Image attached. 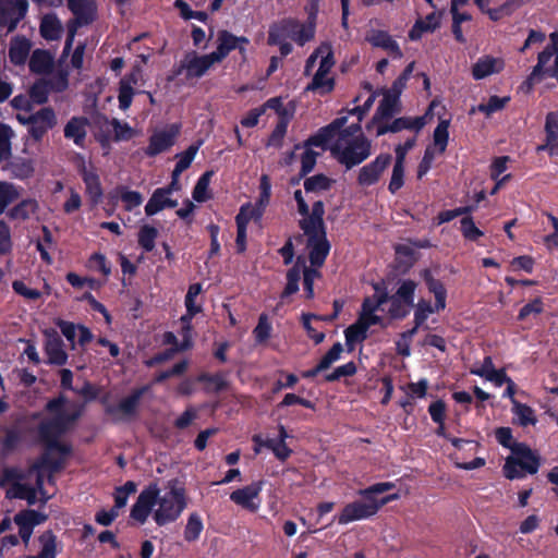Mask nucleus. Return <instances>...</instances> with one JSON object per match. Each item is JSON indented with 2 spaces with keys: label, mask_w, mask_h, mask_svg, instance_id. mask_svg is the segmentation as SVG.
Masks as SVG:
<instances>
[{
  "label": "nucleus",
  "mask_w": 558,
  "mask_h": 558,
  "mask_svg": "<svg viewBox=\"0 0 558 558\" xmlns=\"http://www.w3.org/2000/svg\"><path fill=\"white\" fill-rule=\"evenodd\" d=\"M9 169L17 179H26L34 173V163L28 158H15L9 165Z\"/></svg>",
  "instance_id": "nucleus-51"
},
{
  "label": "nucleus",
  "mask_w": 558,
  "mask_h": 558,
  "mask_svg": "<svg viewBox=\"0 0 558 558\" xmlns=\"http://www.w3.org/2000/svg\"><path fill=\"white\" fill-rule=\"evenodd\" d=\"M264 113L267 110H272L279 119H292L295 112V106L292 101L283 102L281 97H275L267 100L262 107Z\"/></svg>",
  "instance_id": "nucleus-38"
},
{
  "label": "nucleus",
  "mask_w": 558,
  "mask_h": 558,
  "mask_svg": "<svg viewBox=\"0 0 558 558\" xmlns=\"http://www.w3.org/2000/svg\"><path fill=\"white\" fill-rule=\"evenodd\" d=\"M349 116L337 118L329 125L320 129L315 135L310 137L302 146L295 147V156L301 160L302 172L307 173L313 170L317 157L328 149V143L332 140V132L344 124Z\"/></svg>",
  "instance_id": "nucleus-9"
},
{
  "label": "nucleus",
  "mask_w": 558,
  "mask_h": 558,
  "mask_svg": "<svg viewBox=\"0 0 558 558\" xmlns=\"http://www.w3.org/2000/svg\"><path fill=\"white\" fill-rule=\"evenodd\" d=\"M157 229L150 226H143L138 233V243L147 252L155 247V240L157 238Z\"/></svg>",
  "instance_id": "nucleus-58"
},
{
  "label": "nucleus",
  "mask_w": 558,
  "mask_h": 558,
  "mask_svg": "<svg viewBox=\"0 0 558 558\" xmlns=\"http://www.w3.org/2000/svg\"><path fill=\"white\" fill-rule=\"evenodd\" d=\"M294 198L298 202L299 213L303 216L300 226L306 236L311 263L313 266H320L330 248L323 222L324 205L319 201L315 202L311 214H308L307 205L300 190L294 192Z\"/></svg>",
  "instance_id": "nucleus-4"
},
{
  "label": "nucleus",
  "mask_w": 558,
  "mask_h": 558,
  "mask_svg": "<svg viewBox=\"0 0 558 558\" xmlns=\"http://www.w3.org/2000/svg\"><path fill=\"white\" fill-rule=\"evenodd\" d=\"M213 173L210 171L205 172L197 181L193 190V198L196 202H206L210 198L211 194L209 191V184Z\"/></svg>",
  "instance_id": "nucleus-54"
},
{
  "label": "nucleus",
  "mask_w": 558,
  "mask_h": 558,
  "mask_svg": "<svg viewBox=\"0 0 558 558\" xmlns=\"http://www.w3.org/2000/svg\"><path fill=\"white\" fill-rule=\"evenodd\" d=\"M216 63L219 62L213 53H190L185 56L181 66L185 71L187 77H201Z\"/></svg>",
  "instance_id": "nucleus-22"
},
{
  "label": "nucleus",
  "mask_w": 558,
  "mask_h": 558,
  "mask_svg": "<svg viewBox=\"0 0 558 558\" xmlns=\"http://www.w3.org/2000/svg\"><path fill=\"white\" fill-rule=\"evenodd\" d=\"M69 8L81 23H87L94 14L92 0H69Z\"/></svg>",
  "instance_id": "nucleus-47"
},
{
  "label": "nucleus",
  "mask_w": 558,
  "mask_h": 558,
  "mask_svg": "<svg viewBox=\"0 0 558 558\" xmlns=\"http://www.w3.org/2000/svg\"><path fill=\"white\" fill-rule=\"evenodd\" d=\"M393 486L392 483L386 482L361 490L359 494L362 499L345 505L337 515L338 523L345 525L375 515L383 506L399 498L398 494L379 497L381 494L393 488Z\"/></svg>",
  "instance_id": "nucleus-6"
},
{
  "label": "nucleus",
  "mask_w": 558,
  "mask_h": 558,
  "mask_svg": "<svg viewBox=\"0 0 558 558\" xmlns=\"http://www.w3.org/2000/svg\"><path fill=\"white\" fill-rule=\"evenodd\" d=\"M506 62L501 57L483 54L471 66V74L475 81H482L497 75L504 71Z\"/></svg>",
  "instance_id": "nucleus-19"
},
{
  "label": "nucleus",
  "mask_w": 558,
  "mask_h": 558,
  "mask_svg": "<svg viewBox=\"0 0 558 558\" xmlns=\"http://www.w3.org/2000/svg\"><path fill=\"white\" fill-rule=\"evenodd\" d=\"M247 44L246 37H238L227 31H220L217 35V49L211 53L218 62H221L234 49H239L240 53L245 57Z\"/></svg>",
  "instance_id": "nucleus-21"
},
{
  "label": "nucleus",
  "mask_w": 558,
  "mask_h": 558,
  "mask_svg": "<svg viewBox=\"0 0 558 558\" xmlns=\"http://www.w3.org/2000/svg\"><path fill=\"white\" fill-rule=\"evenodd\" d=\"M113 196L119 197L123 203L124 209L132 211L143 203V196L140 192L131 191L124 186L114 190Z\"/></svg>",
  "instance_id": "nucleus-45"
},
{
  "label": "nucleus",
  "mask_w": 558,
  "mask_h": 558,
  "mask_svg": "<svg viewBox=\"0 0 558 558\" xmlns=\"http://www.w3.org/2000/svg\"><path fill=\"white\" fill-rule=\"evenodd\" d=\"M87 132V120L85 118H72L64 128V136L82 146Z\"/></svg>",
  "instance_id": "nucleus-35"
},
{
  "label": "nucleus",
  "mask_w": 558,
  "mask_h": 558,
  "mask_svg": "<svg viewBox=\"0 0 558 558\" xmlns=\"http://www.w3.org/2000/svg\"><path fill=\"white\" fill-rule=\"evenodd\" d=\"M61 331L63 336L72 343L75 344L78 342L80 344H84L92 339L90 331L84 326H75L71 323H61L60 324Z\"/></svg>",
  "instance_id": "nucleus-37"
},
{
  "label": "nucleus",
  "mask_w": 558,
  "mask_h": 558,
  "mask_svg": "<svg viewBox=\"0 0 558 558\" xmlns=\"http://www.w3.org/2000/svg\"><path fill=\"white\" fill-rule=\"evenodd\" d=\"M179 133L180 126L178 124H170L162 129L156 130L150 136L146 154L149 156H156L162 151H166L171 146H173Z\"/></svg>",
  "instance_id": "nucleus-17"
},
{
  "label": "nucleus",
  "mask_w": 558,
  "mask_h": 558,
  "mask_svg": "<svg viewBox=\"0 0 558 558\" xmlns=\"http://www.w3.org/2000/svg\"><path fill=\"white\" fill-rule=\"evenodd\" d=\"M335 64L333 54L330 45H320L315 52L308 58L305 65V73L308 74L317 66L312 83L307 86L308 90H313L319 95H326L333 89L335 81L330 75V71Z\"/></svg>",
  "instance_id": "nucleus-8"
},
{
  "label": "nucleus",
  "mask_w": 558,
  "mask_h": 558,
  "mask_svg": "<svg viewBox=\"0 0 558 558\" xmlns=\"http://www.w3.org/2000/svg\"><path fill=\"white\" fill-rule=\"evenodd\" d=\"M20 195L19 190L11 183L0 182V214L7 206L15 201Z\"/></svg>",
  "instance_id": "nucleus-56"
},
{
  "label": "nucleus",
  "mask_w": 558,
  "mask_h": 558,
  "mask_svg": "<svg viewBox=\"0 0 558 558\" xmlns=\"http://www.w3.org/2000/svg\"><path fill=\"white\" fill-rule=\"evenodd\" d=\"M314 36V25L312 22L301 24L296 21L287 20L270 27L268 41L271 45L279 46L280 52L287 56L291 52L290 41L304 45Z\"/></svg>",
  "instance_id": "nucleus-10"
},
{
  "label": "nucleus",
  "mask_w": 558,
  "mask_h": 558,
  "mask_svg": "<svg viewBox=\"0 0 558 558\" xmlns=\"http://www.w3.org/2000/svg\"><path fill=\"white\" fill-rule=\"evenodd\" d=\"M187 507L184 486L177 480L169 481L163 487L150 484L137 496L131 508L130 517L144 524L150 517L159 526L175 522Z\"/></svg>",
  "instance_id": "nucleus-1"
},
{
  "label": "nucleus",
  "mask_w": 558,
  "mask_h": 558,
  "mask_svg": "<svg viewBox=\"0 0 558 558\" xmlns=\"http://www.w3.org/2000/svg\"><path fill=\"white\" fill-rule=\"evenodd\" d=\"M404 162L405 161L403 160L402 153H399V156H398V158H396V161H395V165L392 168L391 179H390L389 186H388V189L391 193H396L398 190H400L403 186Z\"/></svg>",
  "instance_id": "nucleus-52"
},
{
  "label": "nucleus",
  "mask_w": 558,
  "mask_h": 558,
  "mask_svg": "<svg viewBox=\"0 0 558 558\" xmlns=\"http://www.w3.org/2000/svg\"><path fill=\"white\" fill-rule=\"evenodd\" d=\"M421 277L423 278L428 291L432 294H434L435 303L432 304L429 301L424 299L417 302L414 312V320L416 327L424 324L429 315L445 310L447 299V291L445 286L438 279L435 278L430 269H424L421 272Z\"/></svg>",
  "instance_id": "nucleus-11"
},
{
  "label": "nucleus",
  "mask_w": 558,
  "mask_h": 558,
  "mask_svg": "<svg viewBox=\"0 0 558 558\" xmlns=\"http://www.w3.org/2000/svg\"><path fill=\"white\" fill-rule=\"evenodd\" d=\"M81 413L80 404L62 397L47 404L39 435L49 451L57 450L63 456L70 451L68 445L60 442L58 438L72 426Z\"/></svg>",
  "instance_id": "nucleus-3"
},
{
  "label": "nucleus",
  "mask_w": 558,
  "mask_h": 558,
  "mask_svg": "<svg viewBox=\"0 0 558 558\" xmlns=\"http://www.w3.org/2000/svg\"><path fill=\"white\" fill-rule=\"evenodd\" d=\"M289 437L287 430L281 425L279 426V436L278 439H270L267 440V448L270 449L274 454L281 461L287 460L290 454L291 450L286 445V439Z\"/></svg>",
  "instance_id": "nucleus-43"
},
{
  "label": "nucleus",
  "mask_w": 558,
  "mask_h": 558,
  "mask_svg": "<svg viewBox=\"0 0 558 558\" xmlns=\"http://www.w3.org/2000/svg\"><path fill=\"white\" fill-rule=\"evenodd\" d=\"M38 205L35 199H25L11 210V217L15 219H27L37 209Z\"/></svg>",
  "instance_id": "nucleus-57"
},
{
  "label": "nucleus",
  "mask_w": 558,
  "mask_h": 558,
  "mask_svg": "<svg viewBox=\"0 0 558 558\" xmlns=\"http://www.w3.org/2000/svg\"><path fill=\"white\" fill-rule=\"evenodd\" d=\"M250 207H241L239 215L236 216L238 223V235H236V247L239 252L245 250L246 244V226L251 220H254V216L248 214Z\"/></svg>",
  "instance_id": "nucleus-46"
},
{
  "label": "nucleus",
  "mask_w": 558,
  "mask_h": 558,
  "mask_svg": "<svg viewBox=\"0 0 558 558\" xmlns=\"http://www.w3.org/2000/svg\"><path fill=\"white\" fill-rule=\"evenodd\" d=\"M204 530V523L202 517L193 512L189 515L187 522L184 529V538L187 542H195L199 538Z\"/></svg>",
  "instance_id": "nucleus-49"
},
{
  "label": "nucleus",
  "mask_w": 558,
  "mask_h": 558,
  "mask_svg": "<svg viewBox=\"0 0 558 558\" xmlns=\"http://www.w3.org/2000/svg\"><path fill=\"white\" fill-rule=\"evenodd\" d=\"M111 125L114 132V137L118 141H128L136 135V131L125 122L112 120Z\"/></svg>",
  "instance_id": "nucleus-60"
},
{
  "label": "nucleus",
  "mask_w": 558,
  "mask_h": 558,
  "mask_svg": "<svg viewBox=\"0 0 558 558\" xmlns=\"http://www.w3.org/2000/svg\"><path fill=\"white\" fill-rule=\"evenodd\" d=\"M62 24L59 19L53 14H47L40 22V35L46 40H56L61 37Z\"/></svg>",
  "instance_id": "nucleus-39"
},
{
  "label": "nucleus",
  "mask_w": 558,
  "mask_h": 558,
  "mask_svg": "<svg viewBox=\"0 0 558 558\" xmlns=\"http://www.w3.org/2000/svg\"><path fill=\"white\" fill-rule=\"evenodd\" d=\"M391 161L388 154L378 155L372 162L362 167L359 171L357 182L362 186H371L376 184L381 178Z\"/></svg>",
  "instance_id": "nucleus-20"
},
{
  "label": "nucleus",
  "mask_w": 558,
  "mask_h": 558,
  "mask_svg": "<svg viewBox=\"0 0 558 558\" xmlns=\"http://www.w3.org/2000/svg\"><path fill=\"white\" fill-rule=\"evenodd\" d=\"M270 193H271V183L269 180V177L267 174H263L260 177V183H259V195L254 205L246 204L242 207H250L248 214L251 216H254V220H259L263 216L266 207L269 204L270 201Z\"/></svg>",
  "instance_id": "nucleus-29"
},
{
  "label": "nucleus",
  "mask_w": 558,
  "mask_h": 558,
  "mask_svg": "<svg viewBox=\"0 0 558 558\" xmlns=\"http://www.w3.org/2000/svg\"><path fill=\"white\" fill-rule=\"evenodd\" d=\"M46 352L51 363L61 365L66 361V354L57 335H49L46 342Z\"/></svg>",
  "instance_id": "nucleus-44"
},
{
  "label": "nucleus",
  "mask_w": 558,
  "mask_h": 558,
  "mask_svg": "<svg viewBox=\"0 0 558 558\" xmlns=\"http://www.w3.org/2000/svg\"><path fill=\"white\" fill-rule=\"evenodd\" d=\"M441 14L433 12L425 19H418L409 33L411 40H418L424 34L433 33L440 24Z\"/></svg>",
  "instance_id": "nucleus-33"
},
{
  "label": "nucleus",
  "mask_w": 558,
  "mask_h": 558,
  "mask_svg": "<svg viewBox=\"0 0 558 558\" xmlns=\"http://www.w3.org/2000/svg\"><path fill=\"white\" fill-rule=\"evenodd\" d=\"M374 290L373 296L364 300L356 323L345 330V342L349 350H353L356 344L361 343L366 338L369 327L383 324V318L377 315V312L380 310L381 305L386 303L387 291L379 284H376Z\"/></svg>",
  "instance_id": "nucleus-7"
},
{
  "label": "nucleus",
  "mask_w": 558,
  "mask_h": 558,
  "mask_svg": "<svg viewBox=\"0 0 558 558\" xmlns=\"http://www.w3.org/2000/svg\"><path fill=\"white\" fill-rule=\"evenodd\" d=\"M45 519V515L34 510L23 511L15 515L14 521L19 526V534L25 543H28L34 527L43 523Z\"/></svg>",
  "instance_id": "nucleus-27"
},
{
  "label": "nucleus",
  "mask_w": 558,
  "mask_h": 558,
  "mask_svg": "<svg viewBox=\"0 0 558 558\" xmlns=\"http://www.w3.org/2000/svg\"><path fill=\"white\" fill-rule=\"evenodd\" d=\"M428 383L426 379H422L418 383H411L407 386L401 387L409 398H424L427 391Z\"/></svg>",
  "instance_id": "nucleus-61"
},
{
  "label": "nucleus",
  "mask_w": 558,
  "mask_h": 558,
  "mask_svg": "<svg viewBox=\"0 0 558 558\" xmlns=\"http://www.w3.org/2000/svg\"><path fill=\"white\" fill-rule=\"evenodd\" d=\"M58 469L57 464H51L48 457H43L28 472L27 476H36V488L26 482V476L16 468H10L4 471L3 483L8 485L7 495L10 498L25 499L34 504L40 494V499H48L49 495L44 490V476Z\"/></svg>",
  "instance_id": "nucleus-5"
},
{
  "label": "nucleus",
  "mask_w": 558,
  "mask_h": 558,
  "mask_svg": "<svg viewBox=\"0 0 558 558\" xmlns=\"http://www.w3.org/2000/svg\"><path fill=\"white\" fill-rule=\"evenodd\" d=\"M141 78V69L135 68L128 76L121 80L118 95L120 109L126 110L131 106L134 96V87L138 85Z\"/></svg>",
  "instance_id": "nucleus-26"
},
{
  "label": "nucleus",
  "mask_w": 558,
  "mask_h": 558,
  "mask_svg": "<svg viewBox=\"0 0 558 558\" xmlns=\"http://www.w3.org/2000/svg\"><path fill=\"white\" fill-rule=\"evenodd\" d=\"M538 470V460L530 448L522 444L513 446L512 453L506 460L504 474L509 480L523 477L525 473L534 474Z\"/></svg>",
  "instance_id": "nucleus-12"
},
{
  "label": "nucleus",
  "mask_w": 558,
  "mask_h": 558,
  "mask_svg": "<svg viewBox=\"0 0 558 558\" xmlns=\"http://www.w3.org/2000/svg\"><path fill=\"white\" fill-rule=\"evenodd\" d=\"M302 271L304 275V280L311 278V282H313L318 275L317 270L306 268L304 260H301L299 258L295 266L292 269H290L287 275L288 283L284 289L283 295L293 294L299 290V280Z\"/></svg>",
  "instance_id": "nucleus-30"
},
{
  "label": "nucleus",
  "mask_w": 558,
  "mask_h": 558,
  "mask_svg": "<svg viewBox=\"0 0 558 558\" xmlns=\"http://www.w3.org/2000/svg\"><path fill=\"white\" fill-rule=\"evenodd\" d=\"M375 96L371 94L363 107H355L350 110L349 116H356V122L345 126L348 121L332 132V140L328 143V149L331 155L347 168H352L365 159L371 154V142L364 136L361 130L360 121L369 110Z\"/></svg>",
  "instance_id": "nucleus-2"
},
{
  "label": "nucleus",
  "mask_w": 558,
  "mask_h": 558,
  "mask_svg": "<svg viewBox=\"0 0 558 558\" xmlns=\"http://www.w3.org/2000/svg\"><path fill=\"white\" fill-rule=\"evenodd\" d=\"M177 201L170 198V189H157L145 206L147 216H154L166 207H175Z\"/></svg>",
  "instance_id": "nucleus-31"
},
{
  "label": "nucleus",
  "mask_w": 558,
  "mask_h": 558,
  "mask_svg": "<svg viewBox=\"0 0 558 558\" xmlns=\"http://www.w3.org/2000/svg\"><path fill=\"white\" fill-rule=\"evenodd\" d=\"M331 180L323 174L314 175L308 178L304 182V187L306 192H318L325 191L330 187Z\"/></svg>",
  "instance_id": "nucleus-59"
},
{
  "label": "nucleus",
  "mask_w": 558,
  "mask_h": 558,
  "mask_svg": "<svg viewBox=\"0 0 558 558\" xmlns=\"http://www.w3.org/2000/svg\"><path fill=\"white\" fill-rule=\"evenodd\" d=\"M14 135L11 126L0 123V162L7 161L11 157V141Z\"/></svg>",
  "instance_id": "nucleus-50"
},
{
  "label": "nucleus",
  "mask_w": 558,
  "mask_h": 558,
  "mask_svg": "<svg viewBox=\"0 0 558 558\" xmlns=\"http://www.w3.org/2000/svg\"><path fill=\"white\" fill-rule=\"evenodd\" d=\"M399 98H397L396 94L385 92L383 95V99L377 108L376 114L373 118L372 123L367 126L371 129L372 126H378L381 124V121L390 118L398 109Z\"/></svg>",
  "instance_id": "nucleus-32"
},
{
  "label": "nucleus",
  "mask_w": 558,
  "mask_h": 558,
  "mask_svg": "<svg viewBox=\"0 0 558 558\" xmlns=\"http://www.w3.org/2000/svg\"><path fill=\"white\" fill-rule=\"evenodd\" d=\"M263 487V481L252 482L246 486L233 490L230 494V500L241 509L255 513L262 506L260 493Z\"/></svg>",
  "instance_id": "nucleus-14"
},
{
  "label": "nucleus",
  "mask_w": 558,
  "mask_h": 558,
  "mask_svg": "<svg viewBox=\"0 0 558 558\" xmlns=\"http://www.w3.org/2000/svg\"><path fill=\"white\" fill-rule=\"evenodd\" d=\"M186 314L181 317V336L182 341L178 345L177 338L173 333L168 332L165 335V341L169 344H173L175 350H185L192 344V336H191V318L201 311V307L195 303V300L185 299Z\"/></svg>",
  "instance_id": "nucleus-18"
},
{
  "label": "nucleus",
  "mask_w": 558,
  "mask_h": 558,
  "mask_svg": "<svg viewBox=\"0 0 558 558\" xmlns=\"http://www.w3.org/2000/svg\"><path fill=\"white\" fill-rule=\"evenodd\" d=\"M438 107H440L439 101L433 100L429 105V108L425 116L422 117H402L399 119H396L390 124H379L376 129V135L380 136L384 135L387 132H400L403 130H410L413 132H418L423 129V126L427 123L428 117L432 114L434 110H436Z\"/></svg>",
  "instance_id": "nucleus-15"
},
{
  "label": "nucleus",
  "mask_w": 558,
  "mask_h": 558,
  "mask_svg": "<svg viewBox=\"0 0 558 558\" xmlns=\"http://www.w3.org/2000/svg\"><path fill=\"white\" fill-rule=\"evenodd\" d=\"M52 57L45 50H35L29 59V69L34 73L45 74L52 69Z\"/></svg>",
  "instance_id": "nucleus-42"
},
{
  "label": "nucleus",
  "mask_w": 558,
  "mask_h": 558,
  "mask_svg": "<svg viewBox=\"0 0 558 558\" xmlns=\"http://www.w3.org/2000/svg\"><path fill=\"white\" fill-rule=\"evenodd\" d=\"M56 124V112L51 108H43L32 114V125L28 128V133L34 140L39 141Z\"/></svg>",
  "instance_id": "nucleus-23"
},
{
  "label": "nucleus",
  "mask_w": 558,
  "mask_h": 558,
  "mask_svg": "<svg viewBox=\"0 0 558 558\" xmlns=\"http://www.w3.org/2000/svg\"><path fill=\"white\" fill-rule=\"evenodd\" d=\"M416 283L412 280H402L398 289L387 301L390 302L389 314L393 318L404 317L413 305Z\"/></svg>",
  "instance_id": "nucleus-13"
},
{
  "label": "nucleus",
  "mask_w": 558,
  "mask_h": 558,
  "mask_svg": "<svg viewBox=\"0 0 558 558\" xmlns=\"http://www.w3.org/2000/svg\"><path fill=\"white\" fill-rule=\"evenodd\" d=\"M271 332V324L269 323L266 315L259 317L258 324L254 329L255 338L258 342L266 341Z\"/></svg>",
  "instance_id": "nucleus-64"
},
{
  "label": "nucleus",
  "mask_w": 558,
  "mask_h": 558,
  "mask_svg": "<svg viewBox=\"0 0 558 558\" xmlns=\"http://www.w3.org/2000/svg\"><path fill=\"white\" fill-rule=\"evenodd\" d=\"M509 97H498L492 96L486 104H481L477 107H473L471 109V113H475L476 111L483 112L486 116H490L494 112H497L505 108V106L509 102Z\"/></svg>",
  "instance_id": "nucleus-53"
},
{
  "label": "nucleus",
  "mask_w": 558,
  "mask_h": 558,
  "mask_svg": "<svg viewBox=\"0 0 558 558\" xmlns=\"http://www.w3.org/2000/svg\"><path fill=\"white\" fill-rule=\"evenodd\" d=\"M199 148V144L191 145L186 150L177 155L178 162L173 171H175V175H180L184 170H186L192 161L194 160Z\"/></svg>",
  "instance_id": "nucleus-55"
},
{
  "label": "nucleus",
  "mask_w": 558,
  "mask_h": 558,
  "mask_svg": "<svg viewBox=\"0 0 558 558\" xmlns=\"http://www.w3.org/2000/svg\"><path fill=\"white\" fill-rule=\"evenodd\" d=\"M83 181L86 185V193L90 197L94 204L100 202L102 197V189L100 186L99 178L95 171L87 168L85 165L82 168Z\"/></svg>",
  "instance_id": "nucleus-36"
},
{
  "label": "nucleus",
  "mask_w": 558,
  "mask_h": 558,
  "mask_svg": "<svg viewBox=\"0 0 558 558\" xmlns=\"http://www.w3.org/2000/svg\"><path fill=\"white\" fill-rule=\"evenodd\" d=\"M27 0H0V27L10 33L27 13Z\"/></svg>",
  "instance_id": "nucleus-16"
},
{
  "label": "nucleus",
  "mask_w": 558,
  "mask_h": 558,
  "mask_svg": "<svg viewBox=\"0 0 558 558\" xmlns=\"http://www.w3.org/2000/svg\"><path fill=\"white\" fill-rule=\"evenodd\" d=\"M365 39L372 46L384 49L393 58H402V51L398 43L387 32L372 29L367 33Z\"/></svg>",
  "instance_id": "nucleus-24"
},
{
  "label": "nucleus",
  "mask_w": 558,
  "mask_h": 558,
  "mask_svg": "<svg viewBox=\"0 0 558 558\" xmlns=\"http://www.w3.org/2000/svg\"><path fill=\"white\" fill-rule=\"evenodd\" d=\"M542 311H543L542 300L535 299L531 303H527L526 305H524L521 308L518 318L520 320H525L532 316H537L538 314L542 313Z\"/></svg>",
  "instance_id": "nucleus-63"
},
{
  "label": "nucleus",
  "mask_w": 558,
  "mask_h": 558,
  "mask_svg": "<svg viewBox=\"0 0 558 558\" xmlns=\"http://www.w3.org/2000/svg\"><path fill=\"white\" fill-rule=\"evenodd\" d=\"M39 553L29 558H56V536L51 532H45L38 538Z\"/></svg>",
  "instance_id": "nucleus-48"
},
{
  "label": "nucleus",
  "mask_w": 558,
  "mask_h": 558,
  "mask_svg": "<svg viewBox=\"0 0 558 558\" xmlns=\"http://www.w3.org/2000/svg\"><path fill=\"white\" fill-rule=\"evenodd\" d=\"M511 411L514 416V422L521 426L535 425L537 423V417L535 415L534 410L531 407L521 403L515 399H512Z\"/></svg>",
  "instance_id": "nucleus-40"
},
{
  "label": "nucleus",
  "mask_w": 558,
  "mask_h": 558,
  "mask_svg": "<svg viewBox=\"0 0 558 558\" xmlns=\"http://www.w3.org/2000/svg\"><path fill=\"white\" fill-rule=\"evenodd\" d=\"M32 48L31 41L21 36H16L11 40L9 47V57L12 63L22 65L25 63Z\"/></svg>",
  "instance_id": "nucleus-34"
},
{
  "label": "nucleus",
  "mask_w": 558,
  "mask_h": 558,
  "mask_svg": "<svg viewBox=\"0 0 558 558\" xmlns=\"http://www.w3.org/2000/svg\"><path fill=\"white\" fill-rule=\"evenodd\" d=\"M449 119H439V122L433 133L432 144L427 146L426 151L437 157L441 156L446 151L449 142Z\"/></svg>",
  "instance_id": "nucleus-28"
},
{
  "label": "nucleus",
  "mask_w": 558,
  "mask_h": 558,
  "mask_svg": "<svg viewBox=\"0 0 558 558\" xmlns=\"http://www.w3.org/2000/svg\"><path fill=\"white\" fill-rule=\"evenodd\" d=\"M174 5L180 10L181 16L185 20L195 19L201 22H205L207 20V14L205 12L192 11L189 4L183 0H177Z\"/></svg>",
  "instance_id": "nucleus-62"
},
{
  "label": "nucleus",
  "mask_w": 558,
  "mask_h": 558,
  "mask_svg": "<svg viewBox=\"0 0 558 558\" xmlns=\"http://www.w3.org/2000/svg\"><path fill=\"white\" fill-rule=\"evenodd\" d=\"M141 78V69L135 68L128 76L121 80L118 95L120 109L126 110L131 106L134 96V87L138 85Z\"/></svg>",
  "instance_id": "nucleus-25"
},
{
  "label": "nucleus",
  "mask_w": 558,
  "mask_h": 558,
  "mask_svg": "<svg viewBox=\"0 0 558 558\" xmlns=\"http://www.w3.org/2000/svg\"><path fill=\"white\" fill-rule=\"evenodd\" d=\"M553 57L558 58V31L549 34V44L537 57L536 72L544 74V68Z\"/></svg>",
  "instance_id": "nucleus-41"
}]
</instances>
